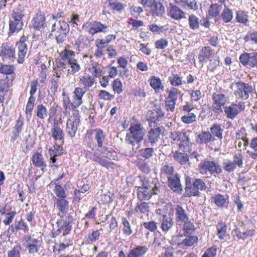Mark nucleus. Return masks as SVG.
<instances>
[{
	"instance_id": "obj_31",
	"label": "nucleus",
	"mask_w": 257,
	"mask_h": 257,
	"mask_svg": "<svg viewBox=\"0 0 257 257\" xmlns=\"http://www.w3.org/2000/svg\"><path fill=\"white\" fill-rule=\"evenodd\" d=\"M150 85L153 88L156 93L163 91L164 87L160 78L156 76H151L149 79Z\"/></svg>"
},
{
	"instance_id": "obj_10",
	"label": "nucleus",
	"mask_w": 257,
	"mask_h": 257,
	"mask_svg": "<svg viewBox=\"0 0 257 257\" xmlns=\"http://www.w3.org/2000/svg\"><path fill=\"white\" fill-rule=\"evenodd\" d=\"M162 130L161 127L151 128L144 139L145 145L148 147L154 146L160 139Z\"/></svg>"
},
{
	"instance_id": "obj_28",
	"label": "nucleus",
	"mask_w": 257,
	"mask_h": 257,
	"mask_svg": "<svg viewBox=\"0 0 257 257\" xmlns=\"http://www.w3.org/2000/svg\"><path fill=\"white\" fill-rule=\"evenodd\" d=\"M175 3L185 10L189 9L196 11L198 9L197 2L195 0H175Z\"/></svg>"
},
{
	"instance_id": "obj_51",
	"label": "nucleus",
	"mask_w": 257,
	"mask_h": 257,
	"mask_svg": "<svg viewBox=\"0 0 257 257\" xmlns=\"http://www.w3.org/2000/svg\"><path fill=\"white\" fill-rule=\"evenodd\" d=\"M25 15V7L23 6L19 5L13 11V19H17L23 20L24 17Z\"/></svg>"
},
{
	"instance_id": "obj_61",
	"label": "nucleus",
	"mask_w": 257,
	"mask_h": 257,
	"mask_svg": "<svg viewBox=\"0 0 257 257\" xmlns=\"http://www.w3.org/2000/svg\"><path fill=\"white\" fill-rule=\"evenodd\" d=\"M75 52L70 50L65 49L61 53L62 60L64 61H67V62H68L69 60H72V59H75Z\"/></svg>"
},
{
	"instance_id": "obj_7",
	"label": "nucleus",
	"mask_w": 257,
	"mask_h": 257,
	"mask_svg": "<svg viewBox=\"0 0 257 257\" xmlns=\"http://www.w3.org/2000/svg\"><path fill=\"white\" fill-rule=\"evenodd\" d=\"M82 28L86 32L93 36L98 33H106L108 32V26L98 21L87 22L83 25Z\"/></svg>"
},
{
	"instance_id": "obj_22",
	"label": "nucleus",
	"mask_w": 257,
	"mask_h": 257,
	"mask_svg": "<svg viewBox=\"0 0 257 257\" xmlns=\"http://www.w3.org/2000/svg\"><path fill=\"white\" fill-rule=\"evenodd\" d=\"M149 8L154 17H161L165 13V7L159 1H156Z\"/></svg>"
},
{
	"instance_id": "obj_37",
	"label": "nucleus",
	"mask_w": 257,
	"mask_h": 257,
	"mask_svg": "<svg viewBox=\"0 0 257 257\" xmlns=\"http://www.w3.org/2000/svg\"><path fill=\"white\" fill-rule=\"evenodd\" d=\"M217 229L216 235L220 239H223L226 236L227 226L222 220L218 221L216 225Z\"/></svg>"
},
{
	"instance_id": "obj_25",
	"label": "nucleus",
	"mask_w": 257,
	"mask_h": 257,
	"mask_svg": "<svg viewBox=\"0 0 257 257\" xmlns=\"http://www.w3.org/2000/svg\"><path fill=\"white\" fill-rule=\"evenodd\" d=\"M174 224L173 219L170 216H163L160 227L163 232L166 233L169 232L173 228Z\"/></svg>"
},
{
	"instance_id": "obj_57",
	"label": "nucleus",
	"mask_w": 257,
	"mask_h": 257,
	"mask_svg": "<svg viewBox=\"0 0 257 257\" xmlns=\"http://www.w3.org/2000/svg\"><path fill=\"white\" fill-rule=\"evenodd\" d=\"M32 160L33 164L36 166L43 167L45 166V162L42 155L38 152L33 155Z\"/></svg>"
},
{
	"instance_id": "obj_54",
	"label": "nucleus",
	"mask_w": 257,
	"mask_h": 257,
	"mask_svg": "<svg viewBox=\"0 0 257 257\" xmlns=\"http://www.w3.org/2000/svg\"><path fill=\"white\" fill-rule=\"evenodd\" d=\"M36 113L39 118L44 119L47 117L48 110L43 104H39L36 107Z\"/></svg>"
},
{
	"instance_id": "obj_12",
	"label": "nucleus",
	"mask_w": 257,
	"mask_h": 257,
	"mask_svg": "<svg viewBox=\"0 0 257 257\" xmlns=\"http://www.w3.org/2000/svg\"><path fill=\"white\" fill-rule=\"evenodd\" d=\"M178 95L182 96L183 94H181V92L175 87L171 88L169 92V95L167 97H166L165 100V105L167 110H170L171 111L174 110Z\"/></svg>"
},
{
	"instance_id": "obj_4",
	"label": "nucleus",
	"mask_w": 257,
	"mask_h": 257,
	"mask_svg": "<svg viewBox=\"0 0 257 257\" xmlns=\"http://www.w3.org/2000/svg\"><path fill=\"white\" fill-rule=\"evenodd\" d=\"M52 33H53L58 43H63L69 32V25L65 21H59L57 23H54L52 26Z\"/></svg>"
},
{
	"instance_id": "obj_59",
	"label": "nucleus",
	"mask_w": 257,
	"mask_h": 257,
	"mask_svg": "<svg viewBox=\"0 0 257 257\" xmlns=\"http://www.w3.org/2000/svg\"><path fill=\"white\" fill-rule=\"evenodd\" d=\"M22 246L20 244H17L8 252V257H21Z\"/></svg>"
},
{
	"instance_id": "obj_11",
	"label": "nucleus",
	"mask_w": 257,
	"mask_h": 257,
	"mask_svg": "<svg viewBox=\"0 0 257 257\" xmlns=\"http://www.w3.org/2000/svg\"><path fill=\"white\" fill-rule=\"evenodd\" d=\"M25 238L26 241L25 246L28 249V253L33 255L39 253L42 241L38 238L33 237L31 235L26 236Z\"/></svg>"
},
{
	"instance_id": "obj_36",
	"label": "nucleus",
	"mask_w": 257,
	"mask_h": 257,
	"mask_svg": "<svg viewBox=\"0 0 257 257\" xmlns=\"http://www.w3.org/2000/svg\"><path fill=\"white\" fill-rule=\"evenodd\" d=\"M67 61H64L61 60H58L56 62V66L54 69L55 74L54 76L56 77H60L62 73L67 72V67L66 64Z\"/></svg>"
},
{
	"instance_id": "obj_47",
	"label": "nucleus",
	"mask_w": 257,
	"mask_h": 257,
	"mask_svg": "<svg viewBox=\"0 0 257 257\" xmlns=\"http://www.w3.org/2000/svg\"><path fill=\"white\" fill-rule=\"evenodd\" d=\"M89 43V40L87 36L80 35L75 41V45L77 49L80 51L81 49L87 48Z\"/></svg>"
},
{
	"instance_id": "obj_17",
	"label": "nucleus",
	"mask_w": 257,
	"mask_h": 257,
	"mask_svg": "<svg viewBox=\"0 0 257 257\" xmlns=\"http://www.w3.org/2000/svg\"><path fill=\"white\" fill-rule=\"evenodd\" d=\"M142 187H146L148 190L153 191L155 194H157L160 184L158 182V178H141Z\"/></svg>"
},
{
	"instance_id": "obj_44",
	"label": "nucleus",
	"mask_w": 257,
	"mask_h": 257,
	"mask_svg": "<svg viewBox=\"0 0 257 257\" xmlns=\"http://www.w3.org/2000/svg\"><path fill=\"white\" fill-rule=\"evenodd\" d=\"M67 63L71 67V69H67L68 75H73L80 70V65L78 64L76 59H72V60H69Z\"/></svg>"
},
{
	"instance_id": "obj_40",
	"label": "nucleus",
	"mask_w": 257,
	"mask_h": 257,
	"mask_svg": "<svg viewBox=\"0 0 257 257\" xmlns=\"http://www.w3.org/2000/svg\"><path fill=\"white\" fill-rule=\"evenodd\" d=\"M168 185L174 192L180 193L182 190L179 178H168Z\"/></svg>"
},
{
	"instance_id": "obj_46",
	"label": "nucleus",
	"mask_w": 257,
	"mask_h": 257,
	"mask_svg": "<svg viewBox=\"0 0 257 257\" xmlns=\"http://www.w3.org/2000/svg\"><path fill=\"white\" fill-rule=\"evenodd\" d=\"M187 152H183V153L176 151L174 155L173 158L176 161L179 163L181 165H185L189 161V157L187 154Z\"/></svg>"
},
{
	"instance_id": "obj_63",
	"label": "nucleus",
	"mask_w": 257,
	"mask_h": 257,
	"mask_svg": "<svg viewBox=\"0 0 257 257\" xmlns=\"http://www.w3.org/2000/svg\"><path fill=\"white\" fill-rule=\"evenodd\" d=\"M63 107L66 110L67 109H73L75 108L78 107V106H76L74 103V100L72 102L69 97L66 96L65 94H63Z\"/></svg>"
},
{
	"instance_id": "obj_33",
	"label": "nucleus",
	"mask_w": 257,
	"mask_h": 257,
	"mask_svg": "<svg viewBox=\"0 0 257 257\" xmlns=\"http://www.w3.org/2000/svg\"><path fill=\"white\" fill-rule=\"evenodd\" d=\"M232 232L238 239H241L243 240L252 236L255 233L254 229H247L245 231H241L239 228H234Z\"/></svg>"
},
{
	"instance_id": "obj_5",
	"label": "nucleus",
	"mask_w": 257,
	"mask_h": 257,
	"mask_svg": "<svg viewBox=\"0 0 257 257\" xmlns=\"http://www.w3.org/2000/svg\"><path fill=\"white\" fill-rule=\"evenodd\" d=\"M234 85L235 86L234 94L236 98L242 100H246L249 98V94L253 90L251 85L241 81L235 82Z\"/></svg>"
},
{
	"instance_id": "obj_60",
	"label": "nucleus",
	"mask_w": 257,
	"mask_h": 257,
	"mask_svg": "<svg viewBox=\"0 0 257 257\" xmlns=\"http://www.w3.org/2000/svg\"><path fill=\"white\" fill-rule=\"evenodd\" d=\"M209 63L207 65V68L212 72H213L219 64V59L218 57L213 56L208 60Z\"/></svg>"
},
{
	"instance_id": "obj_24",
	"label": "nucleus",
	"mask_w": 257,
	"mask_h": 257,
	"mask_svg": "<svg viewBox=\"0 0 257 257\" xmlns=\"http://www.w3.org/2000/svg\"><path fill=\"white\" fill-rule=\"evenodd\" d=\"M213 51L209 47H204L199 51L198 59L199 62L202 63V66H203V63L207 62V60L213 57Z\"/></svg>"
},
{
	"instance_id": "obj_42",
	"label": "nucleus",
	"mask_w": 257,
	"mask_h": 257,
	"mask_svg": "<svg viewBox=\"0 0 257 257\" xmlns=\"http://www.w3.org/2000/svg\"><path fill=\"white\" fill-rule=\"evenodd\" d=\"M210 133L214 138L216 137L220 141L223 138L222 135L223 130L221 127V125L215 123H213L210 128Z\"/></svg>"
},
{
	"instance_id": "obj_53",
	"label": "nucleus",
	"mask_w": 257,
	"mask_h": 257,
	"mask_svg": "<svg viewBox=\"0 0 257 257\" xmlns=\"http://www.w3.org/2000/svg\"><path fill=\"white\" fill-rule=\"evenodd\" d=\"M222 9V5L213 4L210 5L208 10V15L212 17H218Z\"/></svg>"
},
{
	"instance_id": "obj_15",
	"label": "nucleus",
	"mask_w": 257,
	"mask_h": 257,
	"mask_svg": "<svg viewBox=\"0 0 257 257\" xmlns=\"http://www.w3.org/2000/svg\"><path fill=\"white\" fill-rule=\"evenodd\" d=\"M167 16L174 20L179 21L186 19V13L173 3H169L167 6Z\"/></svg>"
},
{
	"instance_id": "obj_3",
	"label": "nucleus",
	"mask_w": 257,
	"mask_h": 257,
	"mask_svg": "<svg viewBox=\"0 0 257 257\" xmlns=\"http://www.w3.org/2000/svg\"><path fill=\"white\" fill-rule=\"evenodd\" d=\"M58 216H60V218L56 222L57 230H53L51 232V236L52 238H56L60 234L63 236H66L70 233L72 229V220L64 219L60 213H58Z\"/></svg>"
},
{
	"instance_id": "obj_55",
	"label": "nucleus",
	"mask_w": 257,
	"mask_h": 257,
	"mask_svg": "<svg viewBox=\"0 0 257 257\" xmlns=\"http://www.w3.org/2000/svg\"><path fill=\"white\" fill-rule=\"evenodd\" d=\"M213 199L215 204L219 207H223L226 203L227 198L224 195L217 194L214 196Z\"/></svg>"
},
{
	"instance_id": "obj_21",
	"label": "nucleus",
	"mask_w": 257,
	"mask_h": 257,
	"mask_svg": "<svg viewBox=\"0 0 257 257\" xmlns=\"http://www.w3.org/2000/svg\"><path fill=\"white\" fill-rule=\"evenodd\" d=\"M189 133L188 132H182L180 141L181 142L179 145V148L183 152H190V148L192 144L190 141Z\"/></svg>"
},
{
	"instance_id": "obj_41",
	"label": "nucleus",
	"mask_w": 257,
	"mask_h": 257,
	"mask_svg": "<svg viewBox=\"0 0 257 257\" xmlns=\"http://www.w3.org/2000/svg\"><path fill=\"white\" fill-rule=\"evenodd\" d=\"M33 26L35 29L40 30L44 27L45 17L42 13H37L33 19Z\"/></svg>"
},
{
	"instance_id": "obj_18",
	"label": "nucleus",
	"mask_w": 257,
	"mask_h": 257,
	"mask_svg": "<svg viewBox=\"0 0 257 257\" xmlns=\"http://www.w3.org/2000/svg\"><path fill=\"white\" fill-rule=\"evenodd\" d=\"M165 112L160 106H156L155 108L149 110L147 113V120L152 123H156L161 121L164 116Z\"/></svg>"
},
{
	"instance_id": "obj_27",
	"label": "nucleus",
	"mask_w": 257,
	"mask_h": 257,
	"mask_svg": "<svg viewBox=\"0 0 257 257\" xmlns=\"http://www.w3.org/2000/svg\"><path fill=\"white\" fill-rule=\"evenodd\" d=\"M216 140L215 138L208 131L202 132L197 137V142L200 144L211 143Z\"/></svg>"
},
{
	"instance_id": "obj_49",
	"label": "nucleus",
	"mask_w": 257,
	"mask_h": 257,
	"mask_svg": "<svg viewBox=\"0 0 257 257\" xmlns=\"http://www.w3.org/2000/svg\"><path fill=\"white\" fill-rule=\"evenodd\" d=\"M185 190L184 196L185 197L198 196L200 195V192L195 188L193 184L190 185L187 184Z\"/></svg>"
},
{
	"instance_id": "obj_16",
	"label": "nucleus",
	"mask_w": 257,
	"mask_h": 257,
	"mask_svg": "<svg viewBox=\"0 0 257 257\" xmlns=\"http://www.w3.org/2000/svg\"><path fill=\"white\" fill-rule=\"evenodd\" d=\"M27 40L28 38L23 35L21 37L20 41L17 43L16 46L18 48V58L17 59L18 63L22 64L24 62L28 51L27 45L26 43Z\"/></svg>"
},
{
	"instance_id": "obj_34",
	"label": "nucleus",
	"mask_w": 257,
	"mask_h": 257,
	"mask_svg": "<svg viewBox=\"0 0 257 257\" xmlns=\"http://www.w3.org/2000/svg\"><path fill=\"white\" fill-rule=\"evenodd\" d=\"M10 228L11 229L12 232H17L19 230L27 232L29 230L28 224L22 218L19 221H15L14 224H12L10 226Z\"/></svg>"
},
{
	"instance_id": "obj_8",
	"label": "nucleus",
	"mask_w": 257,
	"mask_h": 257,
	"mask_svg": "<svg viewBox=\"0 0 257 257\" xmlns=\"http://www.w3.org/2000/svg\"><path fill=\"white\" fill-rule=\"evenodd\" d=\"M244 102L239 101L232 103L230 105L224 107V111L227 118L233 119L239 112L245 109Z\"/></svg>"
},
{
	"instance_id": "obj_9",
	"label": "nucleus",
	"mask_w": 257,
	"mask_h": 257,
	"mask_svg": "<svg viewBox=\"0 0 257 257\" xmlns=\"http://www.w3.org/2000/svg\"><path fill=\"white\" fill-rule=\"evenodd\" d=\"M0 56L4 61L12 63L16 59L15 50L8 43H3L1 47Z\"/></svg>"
},
{
	"instance_id": "obj_26",
	"label": "nucleus",
	"mask_w": 257,
	"mask_h": 257,
	"mask_svg": "<svg viewBox=\"0 0 257 257\" xmlns=\"http://www.w3.org/2000/svg\"><path fill=\"white\" fill-rule=\"evenodd\" d=\"M137 191V198L141 201L150 200L153 195L151 190H148L146 187H138Z\"/></svg>"
},
{
	"instance_id": "obj_43",
	"label": "nucleus",
	"mask_w": 257,
	"mask_h": 257,
	"mask_svg": "<svg viewBox=\"0 0 257 257\" xmlns=\"http://www.w3.org/2000/svg\"><path fill=\"white\" fill-rule=\"evenodd\" d=\"M91 134L94 135V139L97 142L99 148L102 147L103 143L105 140V136L101 129L96 128L92 131Z\"/></svg>"
},
{
	"instance_id": "obj_48",
	"label": "nucleus",
	"mask_w": 257,
	"mask_h": 257,
	"mask_svg": "<svg viewBox=\"0 0 257 257\" xmlns=\"http://www.w3.org/2000/svg\"><path fill=\"white\" fill-rule=\"evenodd\" d=\"M171 84L174 86H181L183 83H186L182 80V77L177 73H172L168 78Z\"/></svg>"
},
{
	"instance_id": "obj_20",
	"label": "nucleus",
	"mask_w": 257,
	"mask_h": 257,
	"mask_svg": "<svg viewBox=\"0 0 257 257\" xmlns=\"http://www.w3.org/2000/svg\"><path fill=\"white\" fill-rule=\"evenodd\" d=\"M149 249L148 245H137L129 250L127 257H144Z\"/></svg>"
},
{
	"instance_id": "obj_23",
	"label": "nucleus",
	"mask_w": 257,
	"mask_h": 257,
	"mask_svg": "<svg viewBox=\"0 0 257 257\" xmlns=\"http://www.w3.org/2000/svg\"><path fill=\"white\" fill-rule=\"evenodd\" d=\"M15 67L13 65H0V73L6 75L5 78L14 80L16 78Z\"/></svg>"
},
{
	"instance_id": "obj_2",
	"label": "nucleus",
	"mask_w": 257,
	"mask_h": 257,
	"mask_svg": "<svg viewBox=\"0 0 257 257\" xmlns=\"http://www.w3.org/2000/svg\"><path fill=\"white\" fill-rule=\"evenodd\" d=\"M164 212L169 216L172 215L174 212L175 221L178 223H183L189 219V215L185 209L181 205H173L172 203L166 204L164 206Z\"/></svg>"
},
{
	"instance_id": "obj_58",
	"label": "nucleus",
	"mask_w": 257,
	"mask_h": 257,
	"mask_svg": "<svg viewBox=\"0 0 257 257\" xmlns=\"http://www.w3.org/2000/svg\"><path fill=\"white\" fill-rule=\"evenodd\" d=\"M186 236V237L182 242L186 246H191L198 241V238L197 235H188V236Z\"/></svg>"
},
{
	"instance_id": "obj_56",
	"label": "nucleus",
	"mask_w": 257,
	"mask_h": 257,
	"mask_svg": "<svg viewBox=\"0 0 257 257\" xmlns=\"http://www.w3.org/2000/svg\"><path fill=\"white\" fill-rule=\"evenodd\" d=\"M221 17L225 23L231 22L233 18V13L232 10L225 7L224 9L221 14Z\"/></svg>"
},
{
	"instance_id": "obj_38",
	"label": "nucleus",
	"mask_w": 257,
	"mask_h": 257,
	"mask_svg": "<svg viewBox=\"0 0 257 257\" xmlns=\"http://www.w3.org/2000/svg\"><path fill=\"white\" fill-rule=\"evenodd\" d=\"M95 82V78L92 76H82L79 80V83L83 86V88L85 90L92 87Z\"/></svg>"
},
{
	"instance_id": "obj_62",
	"label": "nucleus",
	"mask_w": 257,
	"mask_h": 257,
	"mask_svg": "<svg viewBox=\"0 0 257 257\" xmlns=\"http://www.w3.org/2000/svg\"><path fill=\"white\" fill-rule=\"evenodd\" d=\"M248 15L246 12L242 11H238L236 14V19L238 23L245 24L248 22Z\"/></svg>"
},
{
	"instance_id": "obj_29",
	"label": "nucleus",
	"mask_w": 257,
	"mask_h": 257,
	"mask_svg": "<svg viewBox=\"0 0 257 257\" xmlns=\"http://www.w3.org/2000/svg\"><path fill=\"white\" fill-rule=\"evenodd\" d=\"M14 80L3 78L0 80V97L4 99L9 91L10 87L12 85Z\"/></svg>"
},
{
	"instance_id": "obj_30",
	"label": "nucleus",
	"mask_w": 257,
	"mask_h": 257,
	"mask_svg": "<svg viewBox=\"0 0 257 257\" xmlns=\"http://www.w3.org/2000/svg\"><path fill=\"white\" fill-rule=\"evenodd\" d=\"M51 133L54 140L60 141L63 143L64 134L63 130L59 127V123L57 122L54 121L53 127L51 128Z\"/></svg>"
},
{
	"instance_id": "obj_35",
	"label": "nucleus",
	"mask_w": 257,
	"mask_h": 257,
	"mask_svg": "<svg viewBox=\"0 0 257 257\" xmlns=\"http://www.w3.org/2000/svg\"><path fill=\"white\" fill-rule=\"evenodd\" d=\"M86 91L82 88L76 87L73 91V100L76 106H79L83 103L82 97L85 93Z\"/></svg>"
},
{
	"instance_id": "obj_50",
	"label": "nucleus",
	"mask_w": 257,
	"mask_h": 257,
	"mask_svg": "<svg viewBox=\"0 0 257 257\" xmlns=\"http://www.w3.org/2000/svg\"><path fill=\"white\" fill-rule=\"evenodd\" d=\"M121 223L123 227L122 232L123 234L126 236L130 235L133 233V230L128 219L125 217H122L121 218Z\"/></svg>"
},
{
	"instance_id": "obj_45",
	"label": "nucleus",
	"mask_w": 257,
	"mask_h": 257,
	"mask_svg": "<svg viewBox=\"0 0 257 257\" xmlns=\"http://www.w3.org/2000/svg\"><path fill=\"white\" fill-rule=\"evenodd\" d=\"M183 230L185 236L191 235L196 229V227L193 223L189 219L187 221L183 222Z\"/></svg>"
},
{
	"instance_id": "obj_39",
	"label": "nucleus",
	"mask_w": 257,
	"mask_h": 257,
	"mask_svg": "<svg viewBox=\"0 0 257 257\" xmlns=\"http://www.w3.org/2000/svg\"><path fill=\"white\" fill-rule=\"evenodd\" d=\"M13 20L10 21V33H14L18 32L23 29L24 26L23 20L13 19Z\"/></svg>"
},
{
	"instance_id": "obj_14",
	"label": "nucleus",
	"mask_w": 257,
	"mask_h": 257,
	"mask_svg": "<svg viewBox=\"0 0 257 257\" xmlns=\"http://www.w3.org/2000/svg\"><path fill=\"white\" fill-rule=\"evenodd\" d=\"M80 122V116L77 113H73L67 121L66 132L71 137H74L78 129Z\"/></svg>"
},
{
	"instance_id": "obj_64",
	"label": "nucleus",
	"mask_w": 257,
	"mask_h": 257,
	"mask_svg": "<svg viewBox=\"0 0 257 257\" xmlns=\"http://www.w3.org/2000/svg\"><path fill=\"white\" fill-rule=\"evenodd\" d=\"M54 193H55L57 198H66V194L64 188L59 184H56L54 189Z\"/></svg>"
},
{
	"instance_id": "obj_1",
	"label": "nucleus",
	"mask_w": 257,
	"mask_h": 257,
	"mask_svg": "<svg viewBox=\"0 0 257 257\" xmlns=\"http://www.w3.org/2000/svg\"><path fill=\"white\" fill-rule=\"evenodd\" d=\"M129 131L130 133L126 134L125 141L133 146V150L138 149L144 139L146 131L141 123L132 125Z\"/></svg>"
},
{
	"instance_id": "obj_32",
	"label": "nucleus",
	"mask_w": 257,
	"mask_h": 257,
	"mask_svg": "<svg viewBox=\"0 0 257 257\" xmlns=\"http://www.w3.org/2000/svg\"><path fill=\"white\" fill-rule=\"evenodd\" d=\"M56 206L59 210V213L63 217L69 209V202L66 198H57L56 202Z\"/></svg>"
},
{
	"instance_id": "obj_13",
	"label": "nucleus",
	"mask_w": 257,
	"mask_h": 257,
	"mask_svg": "<svg viewBox=\"0 0 257 257\" xmlns=\"http://www.w3.org/2000/svg\"><path fill=\"white\" fill-rule=\"evenodd\" d=\"M212 108L215 113L220 114L222 112L221 107L227 102V98L224 94L221 93H213L212 94Z\"/></svg>"
},
{
	"instance_id": "obj_19",
	"label": "nucleus",
	"mask_w": 257,
	"mask_h": 257,
	"mask_svg": "<svg viewBox=\"0 0 257 257\" xmlns=\"http://www.w3.org/2000/svg\"><path fill=\"white\" fill-rule=\"evenodd\" d=\"M72 245L73 238L65 236L62 242L55 243L53 246V251L55 254H59Z\"/></svg>"
},
{
	"instance_id": "obj_6",
	"label": "nucleus",
	"mask_w": 257,
	"mask_h": 257,
	"mask_svg": "<svg viewBox=\"0 0 257 257\" xmlns=\"http://www.w3.org/2000/svg\"><path fill=\"white\" fill-rule=\"evenodd\" d=\"M200 173L216 176L222 171L221 166L213 161H203L199 165Z\"/></svg>"
},
{
	"instance_id": "obj_52",
	"label": "nucleus",
	"mask_w": 257,
	"mask_h": 257,
	"mask_svg": "<svg viewBox=\"0 0 257 257\" xmlns=\"http://www.w3.org/2000/svg\"><path fill=\"white\" fill-rule=\"evenodd\" d=\"M149 208L148 203L142 202L137 203L135 208V211L137 213L146 214L149 212Z\"/></svg>"
}]
</instances>
